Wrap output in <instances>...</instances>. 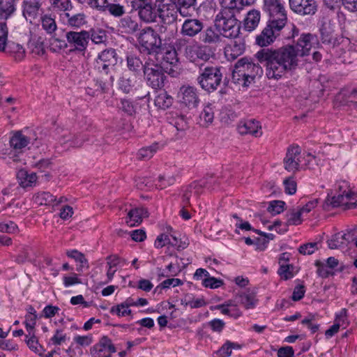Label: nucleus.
Returning <instances> with one entry per match:
<instances>
[{
  "label": "nucleus",
  "mask_w": 357,
  "mask_h": 357,
  "mask_svg": "<svg viewBox=\"0 0 357 357\" xmlns=\"http://www.w3.org/2000/svg\"><path fill=\"white\" fill-rule=\"evenodd\" d=\"M290 8L299 15L315 13L317 8L314 0H289Z\"/></svg>",
  "instance_id": "obj_15"
},
{
  "label": "nucleus",
  "mask_w": 357,
  "mask_h": 357,
  "mask_svg": "<svg viewBox=\"0 0 357 357\" xmlns=\"http://www.w3.org/2000/svg\"><path fill=\"white\" fill-rule=\"evenodd\" d=\"M343 6L349 12L357 11V0H337V6Z\"/></svg>",
  "instance_id": "obj_55"
},
{
  "label": "nucleus",
  "mask_w": 357,
  "mask_h": 357,
  "mask_svg": "<svg viewBox=\"0 0 357 357\" xmlns=\"http://www.w3.org/2000/svg\"><path fill=\"white\" fill-rule=\"evenodd\" d=\"M144 75L149 84L153 89H161L164 86L166 76L164 68L158 64L146 62L144 66Z\"/></svg>",
  "instance_id": "obj_5"
},
{
  "label": "nucleus",
  "mask_w": 357,
  "mask_h": 357,
  "mask_svg": "<svg viewBox=\"0 0 357 357\" xmlns=\"http://www.w3.org/2000/svg\"><path fill=\"white\" fill-rule=\"evenodd\" d=\"M319 44L317 38L311 33L302 34L295 45L264 48L255 57L264 64L268 79H279L287 73L294 71L299 65V58L308 55L312 48Z\"/></svg>",
  "instance_id": "obj_1"
},
{
  "label": "nucleus",
  "mask_w": 357,
  "mask_h": 357,
  "mask_svg": "<svg viewBox=\"0 0 357 357\" xmlns=\"http://www.w3.org/2000/svg\"><path fill=\"white\" fill-rule=\"evenodd\" d=\"M196 1L197 0H177L179 14L184 17H188L189 13L187 9L191 6H194L196 3Z\"/></svg>",
  "instance_id": "obj_48"
},
{
  "label": "nucleus",
  "mask_w": 357,
  "mask_h": 357,
  "mask_svg": "<svg viewBox=\"0 0 357 357\" xmlns=\"http://www.w3.org/2000/svg\"><path fill=\"white\" fill-rule=\"evenodd\" d=\"M222 74L220 68L213 66H204L200 67V74L197 80L201 87L208 92L217 89L220 84Z\"/></svg>",
  "instance_id": "obj_3"
},
{
  "label": "nucleus",
  "mask_w": 357,
  "mask_h": 357,
  "mask_svg": "<svg viewBox=\"0 0 357 357\" xmlns=\"http://www.w3.org/2000/svg\"><path fill=\"white\" fill-rule=\"evenodd\" d=\"M127 66L130 70L138 73H140L142 70H144V64L142 63L139 58L130 55L127 56Z\"/></svg>",
  "instance_id": "obj_41"
},
{
  "label": "nucleus",
  "mask_w": 357,
  "mask_h": 357,
  "mask_svg": "<svg viewBox=\"0 0 357 357\" xmlns=\"http://www.w3.org/2000/svg\"><path fill=\"white\" fill-rule=\"evenodd\" d=\"M51 8L54 11L68 12L72 10L73 5L70 0H49Z\"/></svg>",
  "instance_id": "obj_39"
},
{
  "label": "nucleus",
  "mask_w": 357,
  "mask_h": 357,
  "mask_svg": "<svg viewBox=\"0 0 357 357\" xmlns=\"http://www.w3.org/2000/svg\"><path fill=\"white\" fill-rule=\"evenodd\" d=\"M285 203L282 201H273L270 202L268 211L273 215L279 214L284 210Z\"/></svg>",
  "instance_id": "obj_61"
},
{
  "label": "nucleus",
  "mask_w": 357,
  "mask_h": 357,
  "mask_svg": "<svg viewBox=\"0 0 357 357\" xmlns=\"http://www.w3.org/2000/svg\"><path fill=\"white\" fill-rule=\"evenodd\" d=\"M36 139L26 136L21 132H17L10 139V144L13 149L18 150L26 147L29 143L33 142Z\"/></svg>",
  "instance_id": "obj_28"
},
{
  "label": "nucleus",
  "mask_w": 357,
  "mask_h": 357,
  "mask_svg": "<svg viewBox=\"0 0 357 357\" xmlns=\"http://www.w3.org/2000/svg\"><path fill=\"white\" fill-rule=\"evenodd\" d=\"M293 269V266L288 264H282L278 270L279 275L283 278L284 280H288L293 277V273L291 270Z\"/></svg>",
  "instance_id": "obj_59"
},
{
  "label": "nucleus",
  "mask_w": 357,
  "mask_h": 357,
  "mask_svg": "<svg viewBox=\"0 0 357 357\" xmlns=\"http://www.w3.org/2000/svg\"><path fill=\"white\" fill-rule=\"evenodd\" d=\"M116 54L114 49L105 50L101 52L96 59L94 66L99 72L108 73L109 66H114L117 62Z\"/></svg>",
  "instance_id": "obj_13"
},
{
  "label": "nucleus",
  "mask_w": 357,
  "mask_h": 357,
  "mask_svg": "<svg viewBox=\"0 0 357 357\" xmlns=\"http://www.w3.org/2000/svg\"><path fill=\"white\" fill-rule=\"evenodd\" d=\"M213 107L211 104L208 103L204 106L202 112L199 115L200 124L204 127H207L213 122Z\"/></svg>",
  "instance_id": "obj_34"
},
{
  "label": "nucleus",
  "mask_w": 357,
  "mask_h": 357,
  "mask_svg": "<svg viewBox=\"0 0 357 357\" xmlns=\"http://www.w3.org/2000/svg\"><path fill=\"white\" fill-rule=\"evenodd\" d=\"M136 186L140 190H151L158 188V183L155 184L151 177H142L136 180Z\"/></svg>",
  "instance_id": "obj_47"
},
{
  "label": "nucleus",
  "mask_w": 357,
  "mask_h": 357,
  "mask_svg": "<svg viewBox=\"0 0 357 357\" xmlns=\"http://www.w3.org/2000/svg\"><path fill=\"white\" fill-rule=\"evenodd\" d=\"M139 45L147 51H156L162 45V41L158 34L151 28L142 29L137 38Z\"/></svg>",
  "instance_id": "obj_7"
},
{
  "label": "nucleus",
  "mask_w": 357,
  "mask_h": 357,
  "mask_svg": "<svg viewBox=\"0 0 357 357\" xmlns=\"http://www.w3.org/2000/svg\"><path fill=\"white\" fill-rule=\"evenodd\" d=\"M37 314H26L25 317V324L29 335L33 333V329L36 324Z\"/></svg>",
  "instance_id": "obj_63"
},
{
  "label": "nucleus",
  "mask_w": 357,
  "mask_h": 357,
  "mask_svg": "<svg viewBox=\"0 0 357 357\" xmlns=\"http://www.w3.org/2000/svg\"><path fill=\"white\" fill-rule=\"evenodd\" d=\"M205 181L194 182L190 184L185 190L183 194V202L190 204V199H197L202 193V188L205 187Z\"/></svg>",
  "instance_id": "obj_21"
},
{
  "label": "nucleus",
  "mask_w": 357,
  "mask_h": 357,
  "mask_svg": "<svg viewBox=\"0 0 357 357\" xmlns=\"http://www.w3.org/2000/svg\"><path fill=\"white\" fill-rule=\"evenodd\" d=\"M239 302L246 309L255 307L257 303L256 292L254 290L247 289L238 296Z\"/></svg>",
  "instance_id": "obj_29"
},
{
  "label": "nucleus",
  "mask_w": 357,
  "mask_h": 357,
  "mask_svg": "<svg viewBox=\"0 0 357 357\" xmlns=\"http://www.w3.org/2000/svg\"><path fill=\"white\" fill-rule=\"evenodd\" d=\"M224 37L215 26L207 27L201 34L200 40L204 43L218 44L222 42Z\"/></svg>",
  "instance_id": "obj_20"
},
{
  "label": "nucleus",
  "mask_w": 357,
  "mask_h": 357,
  "mask_svg": "<svg viewBox=\"0 0 357 357\" xmlns=\"http://www.w3.org/2000/svg\"><path fill=\"white\" fill-rule=\"evenodd\" d=\"M181 102L188 107H195L199 102L197 89L192 86H183L181 88Z\"/></svg>",
  "instance_id": "obj_18"
},
{
  "label": "nucleus",
  "mask_w": 357,
  "mask_h": 357,
  "mask_svg": "<svg viewBox=\"0 0 357 357\" xmlns=\"http://www.w3.org/2000/svg\"><path fill=\"white\" fill-rule=\"evenodd\" d=\"M37 175L36 173H29L26 169H20L17 173V179L19 184L22 188L31 187L37 181Z\"/></svg>",
  "instance_id": "obj_24"
},
{
  "label": "nucleus",
  "mask_w": 357,
  "mask_h": 357,
  "mask_svg": "<svg viewBox=\"0 0 357 357\" xmlns=\"http://www.w3.org/2000/svg\"><path fill=\"white\" fill-rule=\"evenodd\" d=\"M29 246H23L20 253L15 257V262L19 264H24L29 259Z\"/></svg>",
  "instance_id": "obj_57"
},
{
  "label": "nucleus",
  "mask_w": 357,
  "mask_h": 357,
  "mask_svg": "<svg viewBox=\"0 0 357 357\" xmlns=\"http://www.w3.org/2000/svg\"><path fill=\"white\" fill-rule=\"evenodd\" d=\"M176 181V177L174 175H162L158 177V188L160 189L165 188L173 185Z\"/></svg>",
  "instance_id": "obj_53"
},
{
  "label": "nucleus",
  "mask_w": 357,
  "mask_h": 357,
  "mask_svg": "<svg viewBox=\"0 0 357 357\" xmlns=\"http://www.w3.org/2000/svg\"><path fill=\"white\" fill-rule=\"evenodd\" d=\"M28 336H30V337L26 340V342L29 348L33 351L35 353L42 356L44 349L43 347L39 344L38 339L34 335V333H32L31 335L28 334L26 335V337L27 338Z\"/></svg>",
  "instance_id": "obj_45"
},
{
  "label": "nucleus",
  "mask_w": 357,
  "mask_h": 357,
  "mask_svg": "<svg viewBox=\"0 0 357 357\" xmlns=\"http://www.w3.org/2000/svg\"><path fill=\"white\" fill-rule=\"evenodd\" d=\"M6 52H8L17 61H22L25 56L24 49L20 44L15 43H8Z\"/></svg>",
  "instance_id": "obj_37"
},
{
  "label": "nucleus",
  "mask_w": 357,
  "mask_h": 357,
  "mask_svg": "<svg viewBox=\"0 0 357 357\" xmlns=\"http://www.w3.org/2000/svg\"><path fill=\"white\" fill-rule=\"evenodd\" d=\"M231 303L227 302L224 304L218 305L215 307V309L220 310L222 313L224 314L229 315L234 318H238L241 315V312L238 310L235 309V313H231Z\"/></svg>",
  "instance_id": "obj_51"
},
{
  "label": "nucleus",
  "mask_w": 357,
  "mask_h": 357,
  "mask_svg": "<svg viewBox=\"0 0 357 357\" xmlns=\"http://www.w3.org/2000/svg\"><path fill=\"white\" fill-rule=\"evenodd\" d=\"M16 11V0H0V19L7 20Z\"/></svg>",
  "instance_id": "obj_26"
},
{
  "label": "nucleus",
  "mask_w": 357,
  "mask_h": 357,
  "mask_svg": "<svg viewBox=\"0 0 357 357\" xmlns=\"http://www.w3.org/2000/svg\"><path fill=\"white\" fill-rule=\"evenodd\" d=\"M152 2L153 0H130L132 9L138 10V14Z\"/></svg>",
  "instance_id": "obj_62"
},
{
  "label": "nucleus",
  "mask_w": 357,
  "mask_h": 357,
  "mask_svg": "<svg viewBox=\"0 0 357 357\" xmlns=\"http://www.w3.org/2000/svg\"><path fill=\"white\" fill-rule=\"evenodd\" d=\"M116 349L112 340L107 336H102L90 349L91 357H112Z\"/></svg>",
  "instance_id": "obj_9"
},
{
  "label": "nucleus",
  "mask_w": 357,
  "mask_h": 357,
  "mask_svg": "<svg viewBox=\"0 0 357 357\" xmlns=\"http://www.w3.org/2000/svg\"><path fill=\"white\" fill-rule=\"evenodd\" d=\"M119 26L128 33H132L139 29L138 23L130 16L123 17L120 21Z\"/></svg>",
  "instance_id": "obj_38"
},
{
  "label": "nucleus",
  "mask_w": 357,
  "mask_h": 357,
  "mask_svg": "<svg viewBox=\"0 0 357 357\" xmlns=\"http://www.w3.org/2000/svg\"><path fill=\"white\" fill-rule=\"evenodd\" d=\"M351 190H347V189H344L342 193H337V195L328 194L325 200V205L332 206L333 208L344 206V209L354 208L356 204L348 202L351 199Z\"/></svg>",
  "instance_id": "obj_11"
},
{
  "label": "nucleus",
  "mask_w": 357,
  "mask_h": 357,
  "mask_svg": "<svg viewBox=\"0 0 357 357\" xmlns=\"http://www.w3.org/2000/svg\"><path fill=\"white\" fill-rule=\"evenodd\" d=\"M241 72V69L238 68V65L236 63L232 72V81L235 84L242 85L243 86H248L250 82L248 79H245V76Z\"/></svg>",
  "instance_id": "obj_44"
},
{
  "label": "nucleus",
  "mask_w": 357,
  "mask_h": 357,
  "mask_svg": "<svg viewBox=\"0 0 357 357\" xmlns=\"http://www.w3.org/2000/svg\"><path fill=\"white\" fill-rule=\"evenodd\" d=\"M317 249V243H308L300 246L298 251L302 255H312Z\"/></svg>",
  "instance_id": "obj_64"
},
{
  "label": "nucleus",
  "mask_w": 357,
  "mask_h": 357,
  "mask_svg": "<svg viewBox=\"0 0 357 357\" xmlns=\"http://www.w3.org/2000/svg\"><path fill=\"white\" fill-rule=\"evenodd\" d=\"M236 64L241 69V73L245 76L251 83L257 76H260L263 73V69L259 63H254L251 59L243 57L239 59Z\"/></svg>",
  "instance_id": "obj_10"
},
{
  "label": "nucleus",
  "mask_w": 357,
  "mask_h": 357,
  "mask_svg": "<svg viewBox=\"0 0 357 357\" xmlns=\"http://www.w3.org/2000/svg\"><path fill=\"white\" fill-rule=\"evenodd\" d=\"M341 234L338 233L333 236L328 241V247L331 249H337L345 245V241L341 239Z\"/></svg>",
  "instance_id": "obj_60"
},
{
  "label": "nucleus",
  "mask_w": 357,
  "mask_h": 357,
  "mask_svg": "<svg viewBox=\"0 0 357 357\" xmlns=\"http://www.w3.org/2000/svg\"><path fill=\"white\" fill-rule=\"evenodd\" d=\"M148 217V211L144 208H135L131 209L128 213V218L129 220H127L128 224L130 223V226H135V224H139L142 222L144 218Z\"/></svg>",
  "instance_id": "obj_31"
},
{
  "label": "nucleus",
  "mask_w": 357,
  "mask_h": 357,
  "mask_svg": "<svg viewBox=\"0 0 357 357\" xmlns=\"http://www.w3.org/2000/svg\"><path fill=\"white\" fill-rule=\"evenodd\" d=\"M204 26L202 20L197 18H187L182 24L181 33L184 36L193 38L202 33Z\"/></svg>",
  "instance_id": "obj_14"
},
{
  "label": "nucleus",
  "mask_w": 357,
  "mask_h": 357,
  "mask_svg": "<svg viewBox=\"0 0 357 357\" xmlns=\"http://www.w3.org/2000/svg\"><path fill=\"white\" fill-rule=\"evenodd\" d=\"M34 203L38 205L51 206L56 201V197L49 192H38L33 197Z\"/></svg>",
  "instance_id": "obj_32"
},
{
  "label": "nucleus",
  "mask_w": 357,
  "mask_h": 357,
  "mask_svg": "<svg viewBox=\"0 0 357 357\" xmlns=\"http://www.w3.org/2000/svg\"><path fill=\"white\" fill-rule=\"evenodd\" d=\"M301 215L302 213L298 209L289 211L287 213L286 226L300 225L302 222Z\"/></svg>",
  "instance_id": "obj_43"
},
{
  "label": "nucleus",
  "mask_w": 357,
  "mask_h": 357,
  "mask_svg": "<svg viewBox=\"0 0 357 357\" xmlns=\"http://www.w3.org/2000/svg\"><path fill=\"white\" fill-rule=\"evenodd\" d=\"M156 2L159 3L158 15L161 18L167 17L172 21L176 18L178 6L176 4L174 0H156Z\"/></svg>",
  "instance_id": "obj_16"
},
{
  "label": "nucleus",
  "mask_w": 357,
  "mask_h": 357,
  "mask_svg": "<svg viewBox=\"0 0 357 357\" xmlns=\"http://www.w3.org/2000/svg\"><path fill=\"white\" fill-rule=\"evenodd\" d=\"M68 257L74 259L76 261L80 263V267L88 266V261L84 254L77 250H68L66 252Z\"/></svg>",
  "instance_id": "obj_49"
},
{
  "label": "nucleus",
  "mask_w": 357,
  "mask_h": 357,
  "mask_svg": "<svg viewBox=\"0 0 357 357\" xmlns=\"http://www.w3.org/2000/svg\"><path fill=\"white\" fill-rule=\"evenodd\" d=\"M61 144H68L71 147H80L84 142V139L79 135L71 133L69 130H65L59 137Z\"/></svg>",
  "instance_id": "obj_23"
},
{
  "label": "nucleus",
  "mask_w": 357,
  "mask_h": 357,
  "mask_svg": "<svg viewBox=\"0 0 357 357\" xmlns=\"http://www.w3.org/2000/svg\"><path fill=\"white\" fill-rule=\"evenodd\" d=\"M8 27L6 23H0V52H6Z\"/></svg>",
  "instance_id": "obj_50"
},
{
  "label": "nucleus",
  "mask_w": 357,
  "mask_h": 357,
  "mask_svg": "<svg viewBox=\"0 0 357 357\" xmlns=\"http://www.w3.org/2000/svg\"><path fill=\"white\" fill-rule=\"evenodd\" d=\"M107 10L109 13L115 17H120L125 13L124 8L123 6L114 3H108L107 1V6L105 10Z\"/></svg>",
  "instance_id": "obj_54"
},
{
  "label": "nucleus",
  "mask_w": 357,
  "mask_h": 357,
  "mask_svg": "<svg viewBox=\"0 0 357 357\" xmlns=\"http://www.w3.org/2000/svg\"><path fill=\"white\" fill-rule=\"evenodd\" d=\"M264 9L268 15V23L275 27H284L287 22V14L281 0H264Z\"/></svg>",
  "instance_id": "obj_4"
},
{
  "label": "nucleus",
  "mask_w": 357,
  "mask_h": 357,
  "mask_svg": "<svg viewBox=\"0 0 357 357\" xmlns=\"http://www.w3.org/2000/svg\"><path fill=\"white\" fill-rule=\"evenodd\" d=\"M66 38L72 51L79 52H84L88 46L90 40V32L86 31L66 32Z\"/></svg>",
  "instance_id": "obj_6"
},
{
  "label": "nucleus",
  "mask_w": 357,
  "mask_h": 357,
  "mask_svg": "<svg viewBox=\"0 0 357 357\" xmlns=\"http://www.w3.org/2000/svg\"><path fill=\"white\" fill-rule=\"evenodd\" d=\"M222 6L221 10H227L230 11L234 16L236 17V14L239 13L244 6H249L248 3H245V0H218Z\"/></svg>",
  "instance_id": "obj_27"
},
{
  "label": "nucleus",
  "mask_w": 357,
  "mask_h": 357,
  "mask_svg": "<svg viewBox=\"0 0 357 357\" xmlns=\"http://www.w3.org/2000/svg\"><path fill=\"white\" fill-rule=\"evenodd\" d=\"M261 19L260 12L252 9L250 10L243 20V28L250 32L256 29Z\"/></svg>",
  "instance_id": "obj_25"
},
{
  "label": "nucleus",
  "mask_w": 357,
  "mask_h": 357,
  "mask_svg": "<svg viewBox=\"0 0 357 357\" xmlns=\"http://www.w3.org/2000/svg\"><path fill=\"white\" fill-rule=\"evenodd\" d=\"M40 7V3L37 0H25L23 15L26 21L33 23V20L38 15Z\"/></svg>",
  "instance_id": "obj_22"
},
{
  "label": "nucleus",
  "mask_w": 357,
  "mask_h": 357,
  "mask_svg": "<svg viewBox=\"0 0 357 357\" xmlns=\"http://www.w3.org/2000/svg\"><path fill=\"white\" fill-rule=\"evenodd\" d=\"M214 23L224 38H236L240 33L241 23L227 10H221L216 15Z\"/></svg>",
  "instance_id": "obj_2"
},
{
  "label": "nucleus",
  "mask_w": 357,
  "mask_h": 357,
  "mask_svg": "<svg viewBox=\"0 0 357 357\" xmlns=\"http://www.w3.org/2000/svg\"><path fill=\"white\" fill-rule=\"evenodd\" d=\"M161 65L165 68H167L166 65H170L172 66H176L178 59L177 58V53L174 49L166 50L162 55Z\"/></svg>",
  "instance_id": "obj_36"
},
{
  "label": "nucleus",
  "mask_w": 357,
  "mask_h": 357,
  "mask_svg": "<svg viewBox=\"0 0 357 357\" xmlns=\"http://www.w3.org/2000/svg\"><path fill=\"white\" fill-rule=\"evenodd\" d=\"M338 98H341L344 105L349 102L356 104L357 102V87L342 91Z\"/></svg>",
  "instance_id": "obj_40"
},
{
  "label": "nucleus",
  "mask_w": 357,
  "mask_h": 357,
  "mask_svg": "<svg viewBox=\"0 0 357 357\" xmlns=\"http://www.w3.org/2000/svg\"><path fill=\"white\" fill-rule=\"evenodd\" d=\"M284 191L287 194L294 195L296 192L297 185L293 177H289L284 180Z\"/></svg>",
  "instance_id": "obj_56"
},
{
  "label": "nucleus",
  "mask_w": 357,
  "mask_h": 357,
  "mask_svg": "<svg viewBox=\"0 0 357 357\" xmlns=\"http://www.w3.org/2000/svg\"><path fill=\"white\" fill-rule=\"evenodd\" d=\"M284 169L295 173L303 167L301 148L298 146H290L283 160Z\"/></svg>",
  "instance_id": "obj_8"
},
{
  "label": "nucleus",
  "mask_w": 357,
  "mask_h": 357,
  "mask_svg": "<svg viewBox=\"0 0 357 357\" xmlns=\"http://www.w3.org/2000/svg\"><path fill=\"white\" fill-rule=\"evenodd\" d=\"M235 40L233 45L225 47V54L228 59H235L241 55L245 49V41L243 38L237 36L234 38Z\"/></svg>",
  "instance_id": "obj_19"
},
{
  "label": "nucleus",
  "mask_w": 357,
  "mask_h": 357,
  "mask_svg": "<svg viewBox=\"0 0 357 357\" xmlns=\"http://www.w3.org/2000/svg\"><path fill=\"white\" fill-rule=\"evenodd\" d=\"M41 24L43 29L49 34L53 33L57 28L55 20L47 15L41 18Z\"/></svg>",
  "instance_id": "obj_42"
},
{
  "label": "nucleus",
  "mask_w": 357,
  "mask_h": 357,
  "mask_svg": "<svg viewBox=\"0 0 357 357\" xmlns=\"http://www.w3.org/2000/svg\"><path fill=\"white\" fill-rule=\"evenodd\" d=\"M67 18V24L71 27L79 28L86 24V16L83 13L70 15L68 12L64 13Z\"/></svg>",
  "instance_id": "obj_35"
},
{
  "label": "nucleus",
  "mask_w": 357,
  "mask_h": 357,
  "mask_svg": "<svg viewBox=\"0 0 357 357\" xmlns=\"http://www.w3.org/2000/svg\"><path fill=\"white\" fill-rule=\"evenodd\" d=\"M172 97L165 91H160L154 100L155 105L162 109L169 108L172 105Z\"/></svg>",
  "instance_id": "obj_33"
},
{
  "label": "nucleus",
  "mask_w": 357,
  "mask_h": 357,
  "mask_svg": "<svg viewBox=\"0 0 357 357\" xmlns=\"http://www.w3.org/2000/svg\"><path fill=\"white\" fill-rule=\"evenodd\" d=\"M238 130L241 135H251L255 137L262 135L260 123L255 119H248L240 122Z\"/></svg>",
  "instance_id": "obj_17"
},
{
  "label": "nucleus",
  "mask_w": 357,
  "mask_h": 357,
  "mask_svg": "<svg viewBox=\"0 0 357 357\" xmlns=\"http://www.w3.org/2000/svg\"><path fill=\"white\" fill-rule=\"evenodd\" d=\"M283 28L275 27L268 22L266 26L256 36V44L262 47L271 45L276 38L280 36V33Z\"/></svg>",
  "instance_id": "obj_12"
},
{
  "label": "nucleus",
  "mask_w": 357,
  "mask_h": 357,
  "mask_svg": "<svg viewBox=\"0 0 357 357\" xmlns=\"http://www.w3.org/2000/svg\"><path fill=\"white\" fill-rule=\"evenodd\" d=\"M139 18L147 23L153 22L156 21L158 15V8H156V5L152 2L149 6H146L145 9H142V12L138 14Z\"/></svg>",
  "instance_id": "obj_30"
},
{
  "label": "nucleus",
  "mask_w": 357,
  "mask_h": 357,
  "mask_svg": "<svg viewBox=\"0 0 357 357\" xmlns=\"http://www.w3.org/2000/svg\"><path fill=\"white\" fill-rule=\"evenodd\" d=\"M137 80H134L130 78L122 77L120 81V88L125 93L132 92L134 87L137 84Z\"/></svg>",
  "instance_id": "obj_52"
},
{
  "label": "nucleus",
  "mask_w": 357,
  "mask_h": 357,
  "mask_svg": "<svg viewBox=\"0 0 357 357\" xmlns=\"http://www.w3.org/2000/svg\"><path fill=\"white\" fill-rule=\"evenodd\" d=\"M66 334L63 333L62 330H56L53 337L50 340L49 344L54 345H61L66 340Z\"/></svg>",
  "instance_id": "obj_58"
},
{
  "label": "nucleus",
  "mask_w": 357,
  "mask_h": 357,
  "mask_svg": "<svg viewBox=\"0 0 357 357\" xmlns=\"http://www.w3.org/2000/svg\"><path fill=\"white\" fill-rule=\"evenodd\" d=\"M157 150V144H153L150 146L144 147L139 150L137 153L138 158L140 160H149L153 157Z\"/></svg>",
  "instance_id": "obj_46"
}]
</instances>
